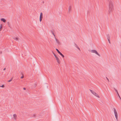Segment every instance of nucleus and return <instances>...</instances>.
<instances>
[{
  "label": "nucleus",
  "mask_w": 121,
  "mask_h": 121,
  "mask_svg": "<svg viewBox=\"0 0 121 121\" xmlns=\"http://www.w3.org/2000/svg\"><path fill=\"white\" fill-rule=\"evenodd\" d=\"M108 12L110 14L111 13L114 9V4L113 0H108Z\"/></svg>",
  "instance_id": "nucleus-1"
},
{
  "label": "nucleus",
  "mask_w": 121,
  "mask_h": 121,
  "mask_svg": "<svg viewBox=\"0 0 121 121\" xmlns=\"http://www.w3.org/2000/svg\"><path fill=\"white\" fill-rule=\"evenodd\" d=\"M113 109L114 110V113L115 115V117L117 119V121L118 120V114L116 110V109L113 108Z\"/></svg>",
  "instance_id": "nucleus-2"
},
{
  "label": "nucleus",
  "mask_w": 121,
  "mask_h": 121,
  "mask_svg": "<svg viewBox=\"0 0 121 121\" xmlns=\"http://www.w3.org/2000/svg\"><path fill=\"white\" fill-rule=\"evenodd\" d=\"M91 52L92 53H95L97 55L99 56H100V55L97 52V51L95 50H91Z\"/></svg>",
  "instance_id": "nucleus-3"
},
{
  "label": "nucleus",
  "mask_w": 121,
  "mask_h": 121,
  "mask_svg": "<svg viewBox=\"0 0 121 121\" xmlns=\"http://www.w3.org/2000/svg\"><path fill=\"white\" fill-rule=\"evenodd\" d=\"M92 93L94 95L96 96L98 98H99V95L96 93L95 91H93Z\"/></svg>",
  "instance_id": "nucleus-4"
},
{
  "label": "nucleus",
  "mask_w": 121,
  "mask_h": 121,
  "mask_svg": "<svg viewBox=\"0 0 121 121\" xmlns=\"http://www.w3.org/2000/svg\"><path fill=\"white\" fill-rule=\"evenodd\" d=\"M56 50L57 51V52H58L61 55V56L63 58H64V56L62 54V53H61L58 50V49H56Z\"/></svg>",
  "instance_id": "nucleus-5"
},
{
  "label": "nucleus",
  "mask_w": 121,
  "mask_h": 121,
  "mask_svg": "<svg viewBox=\"0 0 121 121\" xmlns=\"http://www.w3.org/2000/svg\"><path fill=\"white\" fill-rule=\"evenodd\" d=\"M43 18V13H41L39 18V21L40 22H41Z\"/></svg>",
  "instance_id": "nucleus-6"
},
{
  "label": "nucleus",
  "mask_w": 121,
  "mask_h": 121,
  "mask_svg": "<svg viewBox=\"0 0 121 121\" xmlns=\"http://www.w3.org/2000/svg\"><path fill=\"white\" fill-rule=\"evenodd\" d=\"M107 38L109 42L110 43V36L109 35H107Z\"/></svg>",
  "instance_id": "nucleus-7"
},
{
  "label": "nucleus",
  "mask_w": 121,
  "mask_h": 121,
  "mask_svg": "<svg viewBox=\"0 0 121 121\" xmlns=\"http://www.w3.org/2000/svg\"><path fill=\"white\" fill-rule=\"evenodd\" d=\"M13 118L15 120H16L17 119V116L16 114H14L13 115Z\"/></svg>",
  "instance_id": "nucleus-8"
},
{
  "label": "nucleus",
  "mask_w": 121,
  "mask_h": 121,
  "mask_svg": "<svg viewBox=\"0 0 121 121\" xmlns=\"http://www.w3.org/2000/svg\"><path fill=\"white\" fill-rule=\"evenodd\" d=\"M54 38H55V40L56 42L57 43H58V44H60V42H59V40L57 39L56 38V37H54Z\"/></svg>",
  "instance_id": "nucleus-9"
},
{
  "label": "nucleus",
  "mask_w": 121,
  "mask_h": 121,
  "mask_svg": "<svg viewBox=\"0 0 121 121\" xmlns=\"http://www.w3.org/2000/svg\"><path fill=\"white\" fill-rule=\"evenodd\" d=\"M1 20L2 22H3L4 23H5L6 22V20L4 18H1Z\"/></svg>",
  "instance_id": "nucleus-10"
},
{
  "label": "nucleus",
  "mask_w": 121,
  "mask_h": 121,
  "mask_svg": "<svg viewBox=\"0 0 121 121\" xmlns=\"http://www.w3.org/2000/svg\"><path fill=\"white\" fill-rule=\"evenodd\" d=\"M56 60L57 61V62H58V64H60V61L59 60V58H58V57H57V58H56Z\"/></svg>",
  "instance_id": "nucleus-11"
},
{
  "label": "nucleus",
  "mask_w": 121,
  "mask_h": 121,
  "mask_svg": "<svg viewBox=\"0 0 121 121\" xmlns=\"http://www.w3.org/2000/svg\"><path fill=\"white\" fill-rule=\"evenodd\" d=\"M13 38L15 40H16V41L18 40V39H19L18 38L15 37H14Z\"/></svg>",
  "instance_id": "nucleus-12"
},
{
  "label": "nucleus",
  "mask_w": 121,
  "mask_h": 121,
  "mask_svg": "<svg viewBox=\"0 0 121 121\" xmlns=\"http://www.w3.org/2000/svg\"><path fill=\"white\" fill-rule=\"evenodd\" d=\"M75 46L80 51V50L79 48L78 47L77 45L76 44H75Z\"/></svg>",
  "instance_id": "nucleus-13"
},
{
  "label": "nucleus",
  "mask_w": 121,
  "mask_h": 121,
  "mask_svg": "<svg viewBox=\"0 0 121 121\" xmlns=\"http://www.w3.org/2000/svg\"><path fill=\"white\" fill-rule=\"evenodd\" d=\"M51 32L52 33V34L54 36V37H55V36L54 34V32L52 30H51Z\"/></svg>",
  "instance_id": "nucleus-14"
},
{
  "label": "nucleus",
  "mask_w": 121,
  "mask_h": 121,
  "mask_svg": "<svg viewBox=\"0 0 121 121\" xmlns=\"http://www.w3.org/2000/svg\"><path fill=\"white\" fill-rule=\"evenodd\" d=\"M7 24L8 25V26L9 27H11L10 25V23L9 22H7Z\"/></svg>",
  "instance_id": "nucleus-15"
},
{
  "label": "nucleus",
  "mask_w": 121,
  "mask_h": 121,
  "mask_svg": "<svg viewBox=\"0 0 121 121\" xmlns=\"http://www.w3.org/2000/svg\"><path fill=\"white\" fill-rule=\"evenodd\" d=\"M114 89L115 90V91L117 93V95H118L119 94H118V92L117 91L115 88H114Z\"/></svg>",
  "instance_id": "nucleus-16"
},
{
  "label": "nucleus",
  "mask_w": 121,
  "mask_h": 121,
  "mask_svg": "<svg viewBox=\"0 0 121 121\" xmlns=\"http://www.w3.org/2000/svg\"><path fill=\"white\" fill-rule=\"evenodd\" d=\"M71 6H69V12L71 10Z\"/></svg>",
  "instance_id": "nucleus-17"
},
{
  "label": "nucleus",
  "mask_w": 121,
  "mask_h": 121,
  "mask_svg": "<svg viewBox=\"0 0 121 121\" xmlns=\"http://www.w3.org/2000/svg\"><path fill=\"white\" fill-rule=\"evenodd\" d=\"M13 79V78H12L10 80H9L8 81V82H11V81H12Z\"/></svg>",
  "instance_id": "nucleus-18"
},
{
  "label": "nucleus",
  "mask_w": 121,
  "mask_h": 121,
  "mask_svg": "<svg viewBox=\"0 0 121 121\" xmlns=\"http://www.w3.org/2000/svg\"><path fill=\"white\" fill-rule=\"evenodd\" d=\"M53 54L54 55V56H55V57L56 58H57V57H58L57 56H56V55L54 53H53Z\"/></svg>",
  "instance_id": "nucleus-19"
},
{
  "label": "nucleus",
  "mask_w": 121,
  "mask_h": 121,
  "mask_svg": "<svg viewBox=\"0 0 121 121\" xmlns=\"http://www.w3.org/2000/svg\"><path fill=\"white\" fill-rule=\"evenodd\" d=\"M2 28V26L1 24L0 26V28L1 29Z\"/></svg>",
  "instance_id": "nucleus-20"
},
{
  "label": "nucleus",
  "mask_w": 121,
  "mask_h": 121,
  "mask_svg": "<svg viewBox=\"0 0 121 121\" xmlns=\"http://www.w3.org/2000/svg\"><path fill=\"white\" fill-rule=\"evenodd\" d=\"M0 87H4V85H2V86H0Z\"/></svg>",
  "instance_id": "nucleus-21"
},
{
  "label": "nucleus",
  "mask_w": 121,
  "mask_h": 121,
  "mask_svg": "<svg viewBox=\"0 0 121 121\" xmlns=\"http://www.w3.org/2000/svg\"><path fill=\"white\" fill-rule=\"evenodd\" d=\"M106 78L107 79V80L108 81V82H109V79L107 77H106Z\"/></svg>",
  "instance_id": "nucleus-22"
},
{
  "label": "nucleus",
  "mask_w": 121,
  "mask_h": 121,
  "mask_svg": "<svg viewBox=\"0 0 121 121\" xmlns=\"http://www.w3.org/2000/svg\"><path fill=\"white\" fill-rule=\"evenodd\" d=\"M90 91L91 92V93L93 91L91 89H90Z\"/></svg>",
  "instance_id": "nucleus-23"
},
{
  "label": "nucleus",
  "mask_w": 121,
  "mask_h": 121,
  "mask_svg": "<svg viewBox=\"0 0 121 121\" xmlns=\"http://www.w3.org/2000/svg\"><path fill=\"white\" fill-rule=\"evenodd\" d=\"M118 96H119V97L120 98V99L121 100V98L120 96L119 95V94H118Z\"/></svg>",
  "instance_id": "nucleus-24"
},
{
  "label": "nucleus",
  "mask_w": 121,
  "mask_h": 121,
  "mask_svg": "<svg viewBox=\"0 0 121 121\" xmlns=\"http://www.w3.org/2000/svg\"><path fill=\"white\" fill-rule=\"evenodd\" d=\"M24 76H22L21 77V78H24Z\"/></svg>",
  "instance_id": "nucleus-25"
},
{
  "label": "nucleus",
  "mask_w": 121,
  "mask_h": 121,
  "mask_svg": "<svg viewBox=\"0 0 121 121\" xmlns=\"http://www.w3.org/2000/svg\"><path fill=\"white\" fill-rule=\"evenodd\" d=\"M2 53V52L1 51L0 52V54H1Z\"/></svg>",
  "instance_id": "nucleus-26"
},
{
  "label": "nucleus",
  "mask_w": 121,
  "mask_h": 121,
  "mask_svg": "<svg viewBox=\"0 0 121 121\" xmlns=\"http://www.w3.org/2000/svg\"><path fill=\"white\" fill-rule=\"evenodd\" d=\"M23 89L24 90H25L26 89V88H23Z\"/></svg>",
  "instance_id": "nucleus-27"
},
{
  "label": "nucleus",
  "mask_w": 121,
  "mask_h": 121,
  "mask_svg": "<svg viewBox=\"0 0 121 121\" xmlns=\"http://www.w3.org/2000/svg\"><path fill=\"white\" fill-rule=\"evenodd\" d=\"M6 69V68H4V69H3V70H5Z\"/></svg>",
  "instance_id": "nucleus-28"
},
{
  "label": "nucleus",
  "mask_w": 121,
  "mask_h": 121,
  "mask_svg": "<svg viewBox=\"0 0 121 121\" xmlns=\"http://www.w3.org/2000/svg\"><path fill=\"white\" fill-rule=\"evenodd\" d=\"M1 29L0 28V31H1Z\"/></svg>",
  "instance_id": "nucleus-29"
},
{
  "label": "nucleus",
  "mask_w": 121,
  "mask_h": 121,
  "mask_svg": "<svg viewBox=\"0 0 121 121\" xmlns=\"http://www.w3.org/2000/svg\"><path fill=\"white\" fill-rule=\"evenodd\" d=\"M35 114H34V116H35Z\"/></svg>",
  "instance_id": "nucleus-30"
},
{
  "label": "nucleus",
  "mask_w": 121,
  "mask_h": 121,
  "mask_svg": "<svg viewBox=\"0 0 121 121\" xmlns=\"http://www.w3.org/2000/svg\"><path fill=\"white\" fill-rule=\"evenodd\" d=\"M43 3H44V2L43 1Z\"/></svg>",
  "instance_id": "nucleus-31"
}]
</instances>
